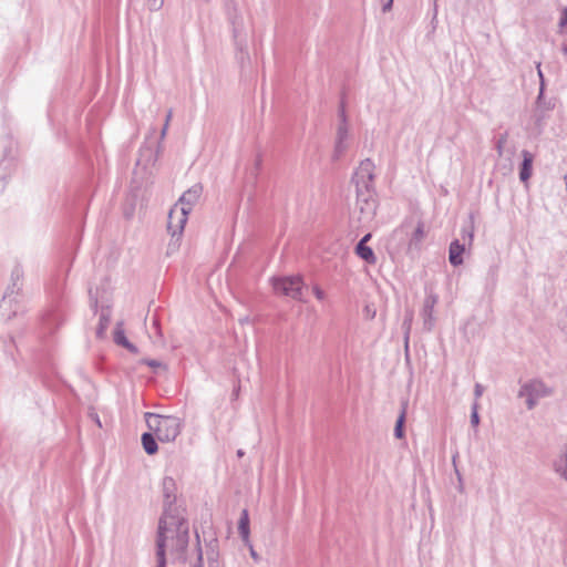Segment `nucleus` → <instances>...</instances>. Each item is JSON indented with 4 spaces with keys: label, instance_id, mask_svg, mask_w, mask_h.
I'll list each match as a JSON object with an SVG mask.
<instances>
[{
    "label": "nucleus",
    "instance_id": "f257e3e1",
    "mask_svg": "<svg viewBox=\"0 0 567 567\" xmlns=\"http://www.w3.org/2000/svg\"><path fill=\"white\" fill-rule=\"evenodd\" d=\"M375 164L372 159L365 158L360 162L353 175V183L357 193V205L360 210L374 213L377 208V196L374 190Z\"/></svg>",
    "mask_w": 567,
    "mask_h": 567
},
{
    "label": "nucleus",
    "instance_id": "f03ea898",
    "mask_svg": "<svg viewBox=\"0 0 567 567\" xmlns=\"http://www.w3.org/2000/svg\"><path fill=\"white\" fill-rule=\"evenodd\" d=\"M187 527L179 519L165 515L159 520L157 538V561L158 567H165V546L168 539L176 538L177 545L184 547L187 542Z\"/></svg>",
    "mask_w": 567,
    "mask_h": 567
},
{
    "label": "nucleus",
    "instance_id": "7ed1b4c3",
    "mask_svg": "<svg viewBox=\"0 0 567 567\" xmlns=\"http://www.w3.org/2000/svg\"><path fill=\"white\" fill-rule=\"evenodd\" d=\"M145 420L148 429L162 442L174 441L181 432V420L175 416H164L147 412L145 413Z\"/></svg>",
    "mask_w": 567,
    "mask_h": 567
},
{
    "label": "nucleus",
    "instance_id": "20e7f679",
    "mask_svg": "<svg viewBox=\"0 0 567 567\" xmlns=\"http://www.w3.org/2000/svg\"><path fill=\"white\" fill-rule=\"evenodd\" d=\"M271 286L276 295L298 299L301 295L303 281L300 276L272 278Z\"/></svg>",
    "mask_w": 567,
    "mask_h": 567
},
{
    "label": "nucleus",
    "instance_id": "39448f33",
    "mask_svg": "<svg viewBox=\"0 0 567 567\" xmlns=\"http://www.w3.org/2000/svg\"><path fill=\"white\" fill-rule=\"evenodd\" d=\"M188 213L181 206L174 205L168 215L167 229L172 237L181 236L187 221Z\"/></svg>",
    "mask_w": 567,
    "mask_h": 567
},
{
    "label": "nucleus",
    "instance_id": "423d86ee",
    "mask_svg": "<svg viewBox=\"0 0 567 567\" xmlns=\"http://www.w3.org/2000/svg\"><path fill=\"white\" fill-rule=\"evenodd\" d=\"M549 390L542 382H532L524 386L522 394L527 396L528 408L532 409L535 400L539 396L549 394Z\"/></svg>",
    "mask_w": 567,
    "mask_h": 567
},
{
    "label": "nucleus",
    "instance_id": "0eeeda50",
    "mask_svg": "<svg viewBox=\"0 0 567 567\" xmlns=\"http://www.w3.org/2000/svg\"><path fill=\"white\" fill-rule=\"evenodd\" d=\"M202 195V186H194L187 192H185L179 200L175 204L176 206H181L189 213L194 206V204L199 199Z\"/></svg>",
    "mask_w": 567,
    "mask_h": 567
},
{
    "label": "nucleus",
    "instance_id": "6e6552de",
    "mask_svg": "<svg viewBox=\"0 0 567 567\" xmlns=\"http://www.w3.org/2000/svg\"><path fill=\"white\" fill-rule=\"evenodd\" d=\"M371 239V234H367L357 245L355 254L370 265L377 262V257L371 247L367 243Z\"/></svg>",
    "mask_w": 567,
    "mask_h": 567
},
{
    "label": "nucleus",
    "instance_id": "1a4fd4ad",
    "mask_svg": "<svg viewBox=\"0 0 567 567\" xmlns=\"http://www.w3.org/2000/svg\"><path fill=\"white\" fill-rule=\"evenodd\" d=\"M523 164L519 172V178L522 182L527 183L532 176V167L534 162V156L528 151H523Z\"/></svg>",
    "mask_w": 567,
    "mask_h": 567
},
{
    "label": "nucleus",
    "instance_id": "9d476101",
    "mask_svg": "<svg viewBox=\"0 0 567 567\" xmlns=\"http://www.w3.org/2000/svg\"><path fill=\"white\" fill-rule=\"evenodd\" d=\"M464 246L458 240H454L450 245L449 260L453 266H458L463 262Z\"/></svg>",
    "mask_w": 567,
    "mask_h": 567
},
{
    "label": "nucleus",
    "instance_id": "9b49d317",
    "mask_svg": "<svg viewBox=\"0 0 567 567\" xmlns=\"http://www.w3.org/2000/svg\"><path fill=\"white\" fill-rule=\"evenodd\" d=\"M113 338H114V341L116 344L122 346L132 352L136 351L135 347L127 340V338L125 336L123 323L116 324V327L114 329Z\"/></svg>",
    "mask_w": 567,
    "mask_h": 567
},
{
    "label": "nucleus",
    "instance_id": "f8f14e48",
    "mask_svg": "<svg viewBox=\"0 0 567 567\" xmlns=\"http://www.w3.org/2000/svg\"><path fill=\"white\" fill-rule=\"evenodd\" d=\"M349 137V126L343 118L342 123L340 124L337 133V150L339 152H342L347 147V140Z\"/></svg>",
    "mask_w": 567,
    "mask_h": 567
},
{
    "label": "nucleus",
    "instance_id": "ddd939ff",
    "mask_svg": "<svg viewBox=\"0 0 567 567\" xmlns=\"http://www.w3.org/2000/svg\"><path fill=\"white\" fill-rule=\"evenodd\" d=\"M142 444H143L145 452L148 455L155 454L158 450L157 443H156L153 434H151V433H144L142 435Z\"/></svg>",
    "mask_w": 567,
    "mask_h": 567
},
{
    "label": "nucleus",
    "instance_id": "4468645a",
    "mask_svg": "<svg viewBox=\"0 0 567 567\" xmlns=\"http://www.w3.org/2000/svg\"><path fill=\"white\" fill-rule=\"evenodd\" d=\"M238 529L244 538H248L249 536V517L247 511H243L241 517L238 523Z\"/></svg>",
    "mask_w": 567,
    "mask_h": 567
},
{
    "label": "nucleus",
    "instance_id": "2eb2a0df",
    "mask_svg": "<svg viewBox=\"0 0 567 567\" xmlns=\"http://www.w3.org/2000/svg\"><path fill=\"white\" fill-rule=\"evenodd\" d=\"M404 421H405V410L402 411V413L400 414V416L396 421V424H395L394 434L398 439H402L404 436V432H403Z\"/></svg>",
    "mask_w": 567,
    "mask_h": 567
},
{
    "label": "nucleus",
    "instance_id": "dca6fc26",
    "mask_svg": "<svg viewBox=\"0 0 567 567\" xmlns=\"http://www.w3.org/2000/svg\"><path fill=\"white\" fill-rule=\"evenodd\" d=\"M559 32H565L567 28V8H564L560 12V19L558 22Z\"/></svg>",
    "mask_w": 567,
    "mask_h": 567
},
{
    "label": "nucleus",
    "instance_id": "f3484780",
    "mask_svg": "<svg viewBox=\"0 0 567 567\" xmlns=\"http://www.w3.org/2000/svg\"><path fill=\"white\" fill-rule=\"evenodd\" d=\"M424 236H425L424 225L423 224H419L417 227L414 230L413 239L415 241H420V240H422L424 238Z\"/></svg>",
    "mask_w": 567,
    "mask_h": 567
},
{
    "label": "nucleus",
    "instance_id": "a211bd4d",
    "mask_svg": "<svg viewBox=\"0 0 567 567\" xmlns=\"http://www.w3.org/2000/svg\"><path fill=\"white\" fill-rule=\"evenodd\" d=\"M365 317L369 319H373L375 317V310L369 306L364 308Z\"/></svg>",
    "mask_w": 567,
    "mask_h": 567
},
{
    "label": "nucleus",
    "instance_id": "6ab92c4d",
    "mask_svg": "<svg viewBox=\"0 0 567 567\" xmlns=\"http://www.w3.org/2000/svg\"><path fill=\"white\" fill-rule=\"evenodd\" d=\"M313 292L318 299H320V300L323 299V291L320 288H318V287L313 288Z\"/></svg>",
    "mask_w": 567,
    "mask_h": 567
},
{
    "label": "nucleus",
    "instance_id": "aec40b11",
    "mask_svg": "<svg viewBox=\"0 0 567 567\" xmlns=\"http://www.w3.org/2000/svg\"><path fill=\"white\" fill-rule=\"evenodd\" d=\"M471 421H472V423H473L474 425H477V424H478V414H477L476 410H475V411H473V413H472V415H471Z\"/></svg>",
    "mask_w": 567,
    "mask_h": 567
},
{
    "label": "nucleus",
    "instance_id": "412c9836",
    "mask_svg": "<svg viewBox=\"0 0 567 567\" xmlns=\"http://www.w3.org/2000/svg\"><path fill=\"white\" fill-rule=\"evenodd\" d=\"M393 0H386V3L384 4V9L388 10L392 7Z\"/></svg>",
    "mask_w": 567,
    "mask_h": 567
},
{
    "label": "nucleus",
    "instance_id": "4be33fe9",
    "mask_svg": "<svg viewBox=\"0 0 567 567\" xmlns=\"http://www.w3.org/2000/svg\"><path fill=\"white\" fill-rule=\"evenodd\" d=\"M171 117H172V112H169V113L167 114L165 128L167 127V125H168V122H169Z\"/></svg>",
    "mask_w": 567,
    "mask_h": 567
},
{
    "label": "nucleus",
    "instance_id": "5701e85b",
    "mask_svg": "<svg viewBox=\"0 0 567 567\" xmlns=\"http://www.w3.org/2000/svg\"><path fill=\"white\" fill-rule=\"evenodd\" d=\"M251 556L254 559H257V554L254 550H251Z\"/></svg>",
    "mask_w": 567,
    "mask_h": 567
},
{
    "label": "nucleus",
    "instance_id": "b1692460",
    "mask_svg": "<svg viewBox=\"0 0 567 567\" xmlns=\"http://www.w3.org/2000/svg\"><path fill=\"white\" fill-rule=\"evenodd\" d=\"M564 53L567 54V45L563 49Z\"/></svg>",
    "mask_w": 567,
    "mask_h": 567
},
{
    "label": "nucleus",
    "instance_id": "393cba45",
    "mask_svg": "<svg viewBox=\"0 0 567 567\" xmlns=\"http://www.w3.org/2000/svg\"><path fill=\"white\" fill-rule=\"evenodd\" d=\"M176 237H177V238H176V241H174V245H177V241H178L179 236H176Z\"/></svg>",
    "mask_w": 567,
    "mask_h": 567
}]
</instances>
